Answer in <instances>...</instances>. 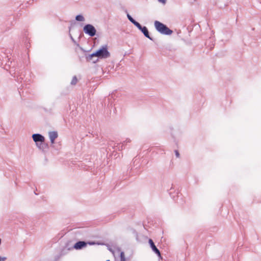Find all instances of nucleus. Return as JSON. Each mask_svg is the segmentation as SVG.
Listing matches in <instances>:
<instances>
[{"label": "nucleus", "mask_w": 261, "mask_h": 261, "mask_svg": "<svg viewBox=\"0 0 261 261\" xmlns=\"http://www.w3.org/2000/svg\"><path fill=\"white\" fill-rule=\"evenodd\" d=\"M110 54L108 51V46L107 45L102 46V47L91 55V57H97L99 58H107L109 57Z\"/></svg>", "instance_id": "obj_1"}, {"label": "nucleus", "mask_w": 261, "mask_h": 261, "mask_svg": "<svg viewBox=\"0 0 261 261\" xmlns=\"http://www.w3.org/2000/svg\"><path fill=\"white\" fill-rule=\"evenodd\" d=\"M154 25L156 29L162 34L170 35L172 33V31L167 28L165 24L158 21H155Z\"/></svg>", "instance_id": "obj_2"}, {"label": "nucleus", "mask_w": 261, "mask_h": 261, "mask_svg": "<svg viewBox=\"0 0 261 261\" xmlns=\"http://www.w3.org/2000/svg\"><path fill=\"white\" fill-rule=\"evenodd\" d=\"M84 31L86 34H88L91 37L94 36L96 34V30L95 28L91 24H87L84 27Z\"/></svg>", "instance_id": "obj_3"}, {"label": "nucleus", "mask_w": 261, "mask_h": 261, "mask_svg": "<svg viewBox=\"0 0 261 261\" xmlns=\"http://www.w3.org/2000/svg\"><path fill=\"white\" fill-rule=\"evenodd\" d=\"M148 243L151 248L152 250L159 256H161V253L159 250L156 247L152 239H150L148 240Z\"/></svg>", "instance_id": "obj_4"}, {"label": "nucleus", "mask_w": 261, "mask_h": 261, "mask_svg": "<svg viewBox=\"0 0 261 261\" xmlns=\"http://www.w3.org/2000/svg\"><path fill=\"white\" fill-rule=\"evenodd\" d=\"M32 138L33 139V140L35 142H43L45 140L44 137L43 136H42V135H41L40 134H33L32 136Z\"/></svg>", "instance_id": "obj_5"}, {"label": "nucleus", "mask_w": 261, "mask_h": 261, "mask_svg": "<svg viewBox=\"0 0 261 261\" xmlns=\"http://www.w3.org/2000/svg\"><path fill=\"white\" fill-rule=\"evenodd\" d=\"M58 133L57 132H51L49 133V137L50 142L52 144L55 143L56 139L58 137Z\"/></svg>", "instance_id": "obj_6"}, {"label": "nucleus", "mask_w": 261, "mask_h": 261, "mask_svg": "<svg viewBox=\"0 0 261 261\" xmlns=\"http://www.w3.org/2000/svg\"><path fill=\"white\" fill-rule=\"evenodd\" d=\"M86 246V243L83 241H79L75 244L74 248L76 249H80Z\"/></svg>", "instance_id": "obj_7"}, {"label": "nucleus", "mask_w": 261, "mask_h": 261, "mask_svg": "<svg viewBox=\"0 0 261 261\" xmlns=\"http://www.w3.org/2000/svg\"><path fill=\"white\" fill-rule=\"evenodd\" d=\"M140 30H141V31L144 34L145 37L151 40V38L149 36L148 30L146 27H142V29H140Z\"/></svg>", "instance_id": "obj_8"}, {"label": "nucleus", "mask_w": 261, "mask_h": 261, "mask_svg": "<svg viewBox=\"0 0 261 261\" xmlns=\"http://www.w3.org/2000/svg\"><path fill=\"white\" fill-rule=\"evenodd\" d=\"M76 20L77 21H83L84 20V18L83 16L81 15H77L75 18Z\"/></svg>", "instance_id": "obj_9"}, {"label": "nucleus", "mask_w": 261, "mask_h": 261, "mask_svg": "<svg viewBox=\"0 0 261 261\" xmlns=\"http://www.w3.org/2000/svg\"><path fill=\"white\" fill-rule=\"evenodd\" d=\"M120 260L121 261H125V257L124 253L123 252H121L120 253Z\"/></svg>", "instance_id": "obj_10"}, {"label": "nucleus", "mask_w": 261, "mask_h": 261, "mask_svg": "<svg viewBox=\"0 0 261 261\" xmlns=\"http://www.w3.org/2000/svg\"><path fill=\"white\" fill-rule=\"evenodd\" d=\"M77 82V79L75 76H74L71 82V84L72 85H75Z\"/></svg>", "instance_id": "obj_11"}, {"label": "nucleus", "mask_w": 261, "mask_h": 261, "mask_svg": "<svg viewBox=\"0 0 261 261\" xmlns=\"http://www.w3.org/2000/svg\"><path fill=\"white\" fill-rule=\"evenodd\" d=\"M133 24L136 25L139 30L142 29V27L139 22L135 21Z\"/></svg>", "instance_id": "obj_12"}, {"label": "nucleus", "mask_w": 261, "mask_h": 261, "mask_svg": "<svg viewBox=\"0 0 261 261\" xmlns=\"http://www.w3.org/2000/svg\"><path fill=\"white\" fill-rule=\"evenodd\" d=\"M127 17L128 19L133 23H134L136 21L129 15H127Z\"/></svg>", "instance_id": "obj_13"}, {"label": "nucleus", "mask_w": 261, "mask_h": 261, "mask_svg": "<svg viewBox=\"0 0 261 261\" xmlns=\"http://www.w3.org/2000/svg\"><path fill=\"white\" fill-rule=\"evenodd\" d=\"M175 153L176 156L177 158H179V153L178 152V151L177 150H175Z\"/></svg>", "instance_id": "obj_14"}, {"label": "nucleus", "mask_w": 261, "mask_h": 261, "mask_svg": "<svg viewBox=\"0 0 261 261\" xmlns=\"http://www.w3.org/2000/svg\"><path fill=\"white\" fill-rule=\"evenodd\" d=\"M6 258L5 257H1L0 256V261H5L6 260Z\"/></svg>", "instance_id": "obj_15"}, {"label": "nucleus", "mask_w": 261, "mask_h": 261, "mask_svg": "<svg viewBox=\"0 0 261 261\" xmlns=\"http://www.w3.org/2000/svg\"><path fill=\"white\" fill-rule=\"evenodd\" d=\"M160 2L165 4L167 0H158Z\"/></svg>", "instance_id": "obj_16"}, {"label": "nucleus", "mask_w": 261, "mask_h": 261, "mask_svg": "<svg viewBox=\"0 0 261 261\" xmlns=\"http://www.w3.org/2000/svg\"><path fill=\"white\" fill-rule=\"evenodd\" d=\"M106 261H110V260H106Z\"/></svg>", "instance_id": "obj_17"}]
</instances>
